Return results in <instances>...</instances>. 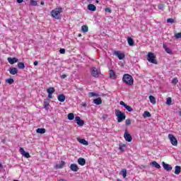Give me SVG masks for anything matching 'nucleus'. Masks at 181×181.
Here are the masks:
<instances>
[{"instance_id": "13", "label": "nucleus", "mask_w": 181, "mask_h": 181, "mask_svg": "<svg viewBox=\"0 0 181 181\" xmlns=\"http://www.w3.org/2000/svg\"><path fill=\"white\" fill-rule=\"evenodd\" d=\"M109 75L110 78H112V80H115V78H117V75L115 74V71H114V70L112 69L110 70Z\"/></svg>"}, {"instance_id": "16", "label": "nucleus", "mask_w": 181, "mask_h": 181, "mask_svg": "<svg viewBox=\"0 0 181 181\" xmlns=\"http://www.w3.org/2000/svg\"><path fill=\"white\" fill-rule=\"evenodd\" d=\"M10 74H12V76H15V74H18V69L16 67L11 68L9 70Z\"/></svg>"}, {"instance_id": "45", "label": "nucleus", "mask_w": 181, "mask_h": 181, "mask_svg": "<svg viewBox=\"0 0 181 181\" xmlns=\"http://www.w3.org/2000/svg\"><path fill=\"white\" fill-rule=\"evenodd\" d=\"M59 53H61V54H64L66 53V49H59Z\"/></svg>"}, {"instance_id": "6", "label": "nucleus", "mask_w": 181, "mask_h": 181, "mask_svg": "<svg viewBox=\"0 0 181 181\" xmlns=\"http://www.w3.org/2000/svg\"><path fill=\"white\" fill-rule=\"evenodd\" d=\"M168 139L173 146H177V139H176L173 134H168Z\"/></svg>"}, {"instance_id": "43", "label": "nucleus", "mask_w": 181, "mask_h": 181, "mask_svg": "<svg viewBox=\"0 0 181 181\" xmlns=\"http://www.w3.org/2000/svg\"><path fill=\"white\" fill-rule=\"evenodd\" d=\"M179 82V80H177V78H174L172 81L173 84H177Z\"/></svg>"}, {"instance_id": "29", "label": "nucleus", "mask_w": 181, "mask_h": 181, "mask_svg": "<svg viewBox=\"0 0 181 181\" xmlns=\"http://www.w3.org/2000/svg\"><path fill=\"white\" fill-rule=\"evenodd\" d=\"M54 91H56V90L53 87H50L47 90V93H48V94H53Z\"/></svg>"}, {"instance_id": "40", "label": "nucleus", "mask_w": 181, "mask_h": 181, "mask_svg": "<svg viewBox=\"0 0 181 181\" xmlns=\"http://www.w3.org/2000/svg\"><path fill=\"white\" fill-rule=\"evenodd\" d=\"M125 144L119 145V149L121 152H124V148H125Z\"/></svg>"}, {"instance_id": "34", "label": "nucleus", "mask_w": 181, "mask_h": 181, "mask_svg": "<svg viewBox=\"0 0 181 181\" xmlns=\"http://www.w3.org/2000/svg\"><path fill=\"white\" fill-rule=\"evenodd\" d=\"M6 83H8V84H13V83H15V81L13 80V78H7L6 79Z\"/></svg>"}, {"instance_id": "35", "label": "nucleus", "mask_w": 181, "mask_h": 181, "mask_svg": "<svg viewBox=\"0 0 181 181\" xmlns=\"http://www.w3.org/2000/svg\"><path fill=\"white\" fill-rule=\"evenodd\" d=\"M68 119H69V121H73V119H74V114L69 113L68 115Z\"/></svg>"}, {"instance_id": "25", "label": "nucleus", "mask_w": 181, "mask_h": 181, "mask_svg": "<svg viewBox=\"0 0 181 181\" xmlns=\"http://www.w3.org/2000/svg\"><path fill=\"white\" fill-rule=\"evenodd\" d=\"M127 43L130 46H134V42L132 37H127Z\"/></svg>"}, {"instance_id": "46", "label": "nucleus", "mask_w": 181, "mask_h": 181, "mask_svg": "<svg viewBox=\"0 0 181 181\" xmlns=\"http://www.w3.org/2000/svg\"><path fill=\"white\" fill-rule=\"evenodd\" d=\"M126 125H131V119H126Z\"/></svg>"}, {"instance_id": "17", "label": "nucleus", "mask_w": 181, "mask_h": 181, "mask_svg": "<svg viewBox=\"0 0 181 181\" xmlns=\"http://www.w3.org/2000/svg\"><path fill=\"white\" fill-rule=\"evenodd\" d=\"M64 165H66V163L62 160L60 164H57L55 165V168L56 169H63V168H64Z\"/></svg>"}, {"instance_id": "10", "label": "nucleus", "mask_w": 181, "mask_h": 181, "mask_svg": "<svg viewBox=\"0 0 181 181\" xmlns=\"http://www.w3.org/2000/svg\"><path fill=\"white\" fill-rule=\"evenodd\" d=\"M75 121L79 127H83V125H84V120H82L78 116L75 117Z\"/></svg>"}, {"instance_id": "14", "label": "nucleus", "mask_w": 181, "mask_h": 181, "mask_svg": "<svg viewBox=\"0 0 181 181\" xmlns=\"http://www.w3.org/2000/svg\"><path fill=\"white\" fill-rule=\"evenodd\" d=\"M57 99L59 103H64L66 101V96L64 94H60L57 96Z\"/></svg>"}, {"instance_id": "19", "label": "nucleus", "mask_w": 181, "mask_h": 181, "mask_svg": "<svg viewBox=\"0 0 181 181\" xmlns=\"http://www.w3.org/2000/svg\"><path fill=\"white\" fill-rule=\"evenodd\" d=\"M78 165H81V166H84V165H86V159H84L83 158H78Z\"/></svg>"}, {"instance_id": "15", "label": "nucleus", "mask_w": 181, "mask_h": 181, "mask_svg": "<svg viewBox=\"0 0 181 181\" xmlns=\"http://www.w3.org/2000/svg\"><path fill=\"white\" fill-rule=\"evenodd\" d=\"M70 169L72 170V172H77L78 170V166L77 164H71L70 165Z\"/></svg>"}, {"instance_id": "23", "label": "nucleus", "mask_w": 181, "mask_h": 181, "mask_svg": "<svg viewBox=\"0 0 181 181\" xmlns=\"http://www.w3.org/2000/svg\"><path fill=\"white\" fill-rule=\"evenodd\" d=\"M180 172H181V167L179 165H176L174 173L175 175H180Z\"/></svg>"}, {"instance_id": "24", "label": "nucleus", "mask_w": 181, "mask_h": 181, "mask_svg": "<svg viewBox=\"0 0 181 181\" xmlns=\"http://www.w3.org/2000/svg\"><path fill=\"white\" fill-rule=\"evenodd\" d=\"M78 141L80 144H82L83 145H88V141L84 139H78Z\"/></svg>"}, {"instance_id": "20", "label": "nucleus", "mask_w": 181, "mask_h": 181, "mask_svg": "<svg viewBox=\"0 0 181 181\" xmlns=\"http://www.w3.org/2000/svg\"><path fill=\"white\" fill-rule=\"evenodd\" d=\"M88 11H92L93 12H94L97 10V7L94 6V4H88Z\"/></svg>"}, {"instance_id": "31", "label": "nucleus", "mask_w": 181, "mask_h": 181, "mask_svg": "<svg viewBox=\"0 0 181 181\" xmlns=\"http://www.w3.org/2000/svg\"><path fill=\"white\" fill-rule=\"evenodd\" d=\"M81 30L83 33H86V32H88V27L87 25H83L81 27Z\"/></svg>"}, {"instance_id": "51", "label": "nucleus", "mask_w": 181, "mask_h": 181, "mask_svg": "<svg viewBox=\"0 0 181 181\" xmlns=\"http://www.w3.org/2000/svg\"><path fill=\"white\" fill-rule=\"evenodd\" d=\"M39 64V62L37 61L34 62V66H37Z\"/></svg>"}, {"instance_id": "7", "label": "nucleus", "mask_w": 181, "mask_h": 181, "mask_svg": "<svg viewBox=\"0 0 181 181\" xmlns=\"http://www.w3.org/2000/svg\"><path fill=\"white\" fill-rule=\"evenodd\" d=\"M115 56H117L118 57L119 60H122L123 59H125V54L119 52V51H115L114 52Z\"/></svg>"}, {"instance_id": "9", "label": "nucleus", "mask_w": 181, "mask_h": 181, "mask_svg": "<svg viewBox=\"0 0 181 181\" xmlns=\"http://www.w3.org/2000/svg\"><path fill=\"white\" fill-rule=\"evenodd\" d=\"M162 165H163V169H165V170H167L168 172L172 170V169H173L171 165L165 163V162L162 163Z\"/></svg>"}, {"instance_id": "55", "label": "nucleus", "mask_w": 181, "mask_h": 181, "mask_svg": "<svg viewBox=\"0 0 181 181\" xmlns=\"http://www.w3.org/2000/svg\"><path fill=\"white\" fill-rule=\"evenodd\" d=\"M107 117V115H103V118H105V117Z\"/></svg>"}, {"instance_id": "28", "label": "nucleus", "mask_w": 181, "mask_h": 181, "mask_svg": "<svg viewBox=\"0 0 181 181\" xmlns=\"http://www.w3.org/2000/svg\"><path fill=\"white\" fill-rule=\"evenodd\" d=\"M151 165L152 166H154V168H156V169H160V165H159L156 161H153Z\"/></svg>"}, {"instance_id": "42", "label": "nucleus", "mask_w": 181, "mask_h": 181, "mask_svg": "<svg viewBox=\"0 0 181 181\" xmlns=\"http://www.w3.org/2000/svg\"><path fill=\"white\" fill-rule=\"evenodd\" d=\"M175 39H181V33H178L175 35Z\"/></svg>"}, {"instance_id": "33", "label": "nucleus", "mask_w": 181, "mask_h": 181, "mask_svg": "<svg viewBox=\"0 0 181 181\" xmlns=\"http://www.w3.org/2000/svg\"><path fill=\"white\" fill-rule=\"evenodd\" d=\"M18 69L23 70V69H25V64H23V62H19L18 64Z\"/></svg>"}, {"instance_id": "56", "label": "nucleus", "mask_w": 181, "mask_h": 181, "mask_svg": "<svg viewBox=\"0 0 181 181\" xmlns=\"http://www.w3.org/2000/svg\"><path fill=\"white\" fill-rule=\"evenodd\" d=\"M179 115L181 117V111L179 112Z\"/></svg>"}, {"instance_id": "36", "label": "nucleus", "mask_w": 181, "mask_h": 181, "mask_svg": "<svg viewBox=\"0 0 181 181\" xmlns=\"http://www.w3.org/2000/svg\"><path fill=\"white\" fill-rule=\"evenodd\" d=\"M124 108H126V110H127L129 112H132V111H134V109H132V107H131V106L128 105H126V107H124Z\"/></svg>"}, {"instance_id": "49", "label": "nucleus", "mask_w": 181, "mask_h": 181, "mask_svg": "<svg viewBox=\"0 0 181 181\" xmlns=\"http://www.w3.org/2000/svg\"><path fill=\"white\" fill-rule=\"evenodd\" d=\"M53 94H52V93H48V98H49V99H52V98H53Z\"/></svg>"}, {"instance_id": "47", "label": "nucleus", "mask_w": 181, "mask_h": 181, "mask_svg": "<svg viewBox=\"0 0 181 181\" xmlns=\"http://www.w3.org/2000/svg\"><path fill=\"white\" fill-rule=\"evenodd\" d=\"M105 12H107L108 13H111V8H106L105 9Z\"/></svg>"}, {"instance_id": "52", "label": "nucleus", "mask_w": 181, "mask_h": 181, "mask_svg": "<svg viewBox=\"0 0 181 181\" xmlns=\"http://www.w3.org/2000/svg\"><path fill=\"white\" fill-rule=\"evenodd\" d=\"M18 4H22L23 2V0H17Z\"/></svg>"}, {"instance_id": "1", "label": "nucleus", "mask_w": 181, "mask_h": 181, "mask_svg": "<svg viewBox=\"0 0 181 181\" xmlns=\"http://www.w3.org/2000/svg\"><path fill=\"white\" fill-rule=\"evenodd\" d=\"M62 12H63V8H57L51 11V15L54 19H62Z\"/></svg>"}, {"instance_id": "57", "label": "nucleus", "mask_w": 181, "mask_h": 181, "mask_svg": "<svg viewBox=\"0 0 181 181\" xmlns=\"http://www.w3.org/2000/svg\"><path fill=\"white\" fill-rule=\"evenodd\" d=\"M78 37H81V34H78Z\"/></svg>"}, {"instance_id": "21", "label": "nucleus", "mask_w": 181, "mask_h": 181, "mask_svg": "<svg viewBox=\"0 0 181 181\" xmlns=\"http://www.w3.org/2000/svg\"><path fill=\"white\" fill-rule=\"evenodd\" d=\"M50 101L48 99H45L44 100V107L45 110H49V105Z\"/></svg>"}, {"instance_id": "8", "label": "nucleus", "mask_w": 181, "mask_h": 181, "mask_svg": "<svg viewBox=\"0 0 181 181\" xmlns=\"http://www.w3.org/2000/svg\"><path fill=\"white\" fill-rule=\"evenodd\" d=\"M19 151L22 156H24V158H30V154H29L28 152L25 151V149H23V148L21 147Z\"/></svg>"}, {"instance_id": "61", "label": "nucleus", "mask_w": 181, "mask_h": 181, "mask_svg": "<svg viewBox=\"0 0 181 181\" xmlns=\"http://www.w3.org/2000/svg\"><path fill=\"white\" fill-rule=\"evenodd\" d=\"M13 181H19V180H14Z\"/></svg>"}, {"instance_id": "38", "label": "nucleus", "mask_w": 181, "mask_h": 181, "mask_svg": "<svg viewBox=\"0 0 181 181\" xmlns=\"http://www.w3.org/2000/svg\"><path fill=\"white\" fill-rule=\"evenodd\" d=\"M165 103L167 105H170V104H172V98H168Z\"/></svg>"}, {"instance_id": "37", "label": "nucleus", "mask_w": 181, "mask_h": 181, "mask_svg": "<svg viewBox=\"0 0 181 181\" xmlns=\"http://www.w3.org/2000/svg\"><path fill=\"white\" fill-rule=\"evenodd\" d=\"M121 173L123 175V177L125 179V177H127V169L122 170Z\"/></svg>"}, {"instance_id": "26", "label": "nucleus", "mask_w": 181, "mask_h": 181, "mask_svg": "<svg viewBox=\"0 0 181 181\" xmlns=\"http://www.w3.org/2000/svg\"><path fill=\"white\" fill-rule=\"evenodd\" d=\"M148 98L151 104H153V105L156 104V99H155V97H153V95H150Z\"/></svg>"}, {"instance_id": "30", "label": "nucleus", "mask_w": 181, "mask_h": 181, "mask_svg": "<svg viewBox=\"0 0 181 181\" xmlns=\"http://www.w3.org/2000/svg\"><path fill=\"white\" fill-rule=\"evenodd\" d=\"M30 4L32 6H37V0H30Z\"/></svg>"}, {"instance_id": "58", "label": "nucleus", "mask_w": 181, "mask_h": 181, "mask_svg": "<svg viewBox=\"0 0 181 181\" xmlns=\"http://www.w3.org/2000/svg\"><path fill=\"white\" fill-rule=\"evenodd\" d=\"M83 107H86V104H83Z\"/></svg>"}, {"instance_id": "39", "label": "nucleus", "mask_w": 181, "mask_h": 181, "mask_svg": "<svg viewBox=\"0 0 181 181\" xmlns=\"http://www.w3.org/2000/svg\"><path fill=\"white\" fill-rule=\"evenodd\" d=\"M164 8H165V5H163V4L158 5V8L160 9V11H163Z\"/></svg>"}, {"instance_id": "32", "label": "nucleus", "mask_w": 181, "mask_h": 181, "mask_svg": "<svg viewBox=\"0 0 181 181\" xmlns=\"http://www.w3.org/2000/svg\"><path fill=\"white\" fill-rule=\"evenodd\" d=\"M151 113L148 111H145L143 114L144 118H148V117H151Z\"/></svg>"}, {"instance_id": "22", "label": "nucleus", "mask_w": 181, "mask_h": 181, "mask_svg": "<svg viewBox=\"0 0 181 181\" xmlns=\"http://www.w3.org/2000/svg\"><path fill=\"white\" fill-rule=\"evenodd\" d=\"M163 47L166 52V53H168V54H172V49H170V48H168L166 45L163 44Z\"/></svg>"}, {"instance_id": "3", "label": "nucleus", "mask_w": 181, "mask_h": 181, "mask_svg": "<svg viewBox=\"0 0 181 181\" xmlns=\"http://www.w3.org/2000/svg\"><path fill=\"white\" fill-rule=\"evenodd\" d=\"M122 80L124 83H126L128 86H132V84H134V78L128 74L123 76Z\"/></svg>"}, {"instance_id": "27", "label": "nucleus", "mask_w": 181, "mask_h": 181, "mask_svg": "<svg viewBox=\"0 0 181 181\" xmlns=\"http://www.w3.org/2000/svg\"><path fill=\"white\" fill-rule=\"evenodd\" d=\"M37 134H45L46 132V129L43 128H38L36 130Z\"/></svg>"}, {"instance_id": "50", "label": "nucleus", "mask_w": 181, "mask_h": 181, "mask_svg": "<svg viewBox=\"0 0 181 181\" xmlns=\"http://www.w3.org/2000/svg\"><path fill=\"white\" fill-rule=\"evenodd\" d=\"M66 77H67V75L66 74H63L61 76V78H66Z\"/></svg>"}, {"instance_id": "59", "label": "nucleus", "mask_w": 181, "mask_h": 181, "mask_svg": "<svg viewBox=\"0 0 181 181\" xmlns=\"http://www.w3.org/2000/svg\"><path fill=\"white\" fill-rule=\"evenodd\" d=\"M117 181H122V180H121L120 179H118Z\"/></svg>"}, {"instance_id": "2", "label": "nucleus", "mask_w": 181, "mask_h": 181, "mask_svg": "<svg viewBox=\"0 0 181 181\" xmlns=\"http://www.w3.org/2000/svg\"><path fill=\"white\" fill-rule=\"evenodd\" d=\"M115 116L117 117V122H122L127 118L125 114L120 110H115Z\"/></svg>"}, {"instance_id": "4", "label": "nucleus", "mask_w": 181, "mask_h": 181, "mask_svg": "<svg viewBox=\"0 0 181 181\" xmlns=\"http://www.w3.org/2000/svg\"><path fill=\"white\" fill-rule=\"evenodd\" d=\"M147 60L149 63H153V64H158V61H156V57L153 52H148L147 55Z\"/></svg>"}, {"instance_id": "18", "label": "nucleus", "mask_w": 181, "mask_h": 181, "mask_svg": "<svg viewBox=\"0 0 181 181\" xmlns=\"http://www.w3.org/2000/svg\"><path fill=\"white\" fill-rule=\"evenodd\" d=\"M93 103L96 105H100L103 104V100H101L100 98H98L93 100Z\"/></svg>"}, {"instance_id": "48", "label": "nucleus", "mask_w": 181, "mask_h": 181, "mask_svg": "<svg viewBox=\"0 0 181 181\" xmlns=\"http://www.w3.org/2000/svg\"><path fill=\"white\" fill-rule=\"evenodd\" d=\"M120 105H122L123 107H126L127 104L125 103H124V101H121L120 102Z\"/></svg>"}, {"instance_id": "41", "label": "nucleus", "mask_w": 181, "mask_h": 181, "mask_svg": "<svg viewBox=\"0 0 181 181\" xmlns=\"http://www.w3.org/2000/svg\"><path fill=\"white\" fill-rule=\"evenodd\" d=\"M167 22L168 23H175V20L173 18H168Z\"/></svg>"}, {"instance_id": "12", "label": "nucleus", "mask_w": 181, "mask_h": 181, "mask_svg": "<svg viewBox=\"0 0 181 181\" xmlns=\"http://www.w3.org/2000/svg\"><path fill=\"white\" fill-rule=\"evenodd\" d=\"M7 60L10 64H15V63H18V59L16 57H8Z\"/></svg>"}, {"instance_id": "44", "label": "nucleus", "mask_w": 181, "mask_h": 181, "mask_svg": "<svg viewBox=\"0 0 181 181\" xmlns=\"http://www.w3.org/2000/svg\"><path fill=\"white\" fill-rule=\"evenodd\" d=\"M97 95H97L95 93H94V92H90V93H89V97H97Z\"/></svg>"}, {"instance_id": "5", "label": "nucleus", "mask_w": 181, "mask_h": 181, "mask_svg": "<svg viewBox=\"0 0 181 181\" xmlns=\"http://www.w3.org/2000/svg\"><path fill=\"white\" fill-rule=\"evenodd\" d=\"M90 73L93 77H95L96 78H98L100 77V74H101V72L97 69L95 67L90 68Z\"/></svg>"}, {"instance_id": "62", "label": "nucleus", "mask_w": 181, "mask_h": 181, "mask_svg": "<svg viewBox=\"0 0 181 181\" xmlns=\"http://www.w3.org/2000/svg\"><path fill=\"white\" fill-rule=\"evenodd\" d=\"M0 84H1V81H0Z\"/></svg>"}, {"instance_id": "54", "label": "nucleus", "mask_w": 181, "mask_h": 181, "mask_svg": "<svg viewBox=\"0 0 181 181\" xmlns=\"http://www.w3.org/2000/svg\"><path fill=\"white\" fill-rule=\"evenodd\" d=\"M41 5H45V1H41Z\"/></svg>"}, {"instance_id": "53", "label": "nucleus", "mask_w": 181, "mask_h": 181, "mask_svg": "<svg viewBox=\"0 0 181 181\" xmlns=\"http://www.w3.org/2000/svg\"><path fill=\"white\" fill-rule=\"evenodd\" d=\"M59 181H66V180L64 179H60Z\"/></svg>"}, {"instance_id": "11", "label": "nucleus", "mask_w": 181, "mask_h": 181, "mask_svg": "<svg viewBox=\"0 0 181 181\" xmlns=\"http://www.w3.org/2000/svg\"><path fill=\"white\" fill-rule=\"evenodd\" d=\"M124 136L127 142H131L132 141V136H131V134L127 132V131L125 132Z\"/></svg>"}, {"instance_id": "60", "label": "nucleus", "mask_w": 181, "mask_h": 181, "mask_svg": "<svg viewBox=\"0 0 181 181\" xmlns=\"http://www.w3.org/2000/svg\"><path fill=\"white\" fill-rule=\"evenodd\" d=\"M96 3L98 4V0L96 1Z\"/></svg>"}]
</instances>
